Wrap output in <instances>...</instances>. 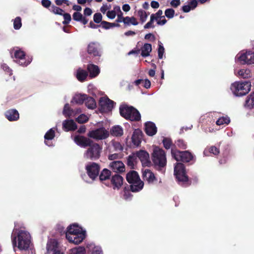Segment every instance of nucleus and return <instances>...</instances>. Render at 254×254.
<instances>
[{"label":"nucleus","mask_w":254,"mask_h":254,"mask_svg":"<svg viewBox=\"0 0 254 254\" xmlns=\"http://www.w3.org/2000/svg\"><path fill=\"white\" fill-rule=\"evenodd\" d=\"M11 241L13 247L17 246L20 250H26L31 244V237L28 232L14 229L11 235Z\"/></svg>","instance_id":"nucleus-1"},{"label":"nucleus","mask_w":254,"mask_h":254,"mask_svg":"<svg viewBox=\"0 0 254 254\" xmlns=\"http://www.w3.org/2000/svg\"><path fill=\"white\" fill-rule=\"evenodd\" d=\"M66 238L71 243L77 245L85 238V231L76 224H72L67 228Z\"/></svg>","instance_id":"nucleus-2"},{"label":"nucleus","mask_w":254,"mask_h":254,"mask_svg":"<svg viewBox=\"0 0 254 254\" xmlns=\"http://www.w3.org/2000/svg\"><path fill=\"white\" fill-rule=\"evenodd\" d=\"M127 181L130 186V190L132 192H138L141 190L144 186V183L140 180L138 173L135 171L129 172L126 176Z\"/></svg>","instance_id":"nucleus-3"},{"label":"nucleus","mask_w":254,"mask_h":254,"mask_svg":"<svg viewBox=\"0 0 254 254\" xmlns=\"http://www.w3.org/2000/svg\"><path fill=\"white\" fill-rule=\"evenodd\" d=\"M251 83L250 81H236L231 84V90L236 96L246 95L251 90Z\"/></svg>","instance_id":"nucleus-4"},{"label":"nucleus","mask_w":254,"mask_h":254,"mask_svg":"<svg viewBox=\"0 0 254 254\" xmlns=\"http://www.w3.org/2000/svg\"><path fill=\"white\" fill-rule=\"evenodd\" d=\"M152 161L155 166L159 170L165 167L167 162L164 151L158 147H155L152 153Z\"/></svg>","instance_id":"nucleus-5"},{"label":"nucleus","mask_w":254,"mask_h":254,"mask_svg":"<svg viewBox=\"0 0 254 254\" xmlns=\"http://www.w3.org/2000/svg\"><path fill=\"white\" fill-rule=\"evenodd\" d=\"M120 112L122 117L131 121H137L140 119L139 112L131 106L122 105L120 107Z\"/></svg>","instance_id":"nucleus-6"},{"label":"nucleus","mask_w":254,"mask_h":254,"mask_svg":"<svg viewBox=\"0 0 254 254\" xmlns=\"http://www.w3.org/2000/svg\"><path fill=\"white\" fill-rule=\"evenodd\" d=\"M83 154L84 158L87 159L95 160L100 157L102 147L97 143L92 142Z\"/></svg>","instance_id":"nucleus-7"},{"label":"nucleus","mask_w":254,"mask_h":254,"mask_svg":"<svg viewBox=\"0 0 254 254\" xmlns=\"http://www.w3.org/2000/svg\"><path fill=\"white\" fill-rule=\"evenodd\" d=\"M236 62L243 64H254V52L251 51H242L235 58Z\"/></svg>","instance_id":"nucleus-8"},{"label":"nucleus","mask_w":254,"mask_h":254,"mask_svg":"<svg viewBox=\"0 0 254 254\" xmlns=\"http://www.w3.org/2000/svg\"><path fill=\"white\" fill-rule=\"evenodd\" d=\"M87 135L97 140H103L108 137L109 132L105 127H101L90 131Z\"/></svg>","instance_id":"nucleus-9"},{"label":"nucleus","mask_w":254,"mask_h":254,"mask_svg":"<svg viewBox=\"0 0 254 254\" xmlns=\"http://www.w3.org/2000/svg\"><path fill=\"white\" fill-rule=\"evenodd\" d=\"M174 175L179 182L183 183L188 181V178L186 174L185 166L181 163H178L174 167Z\"/></svg>","instance_id":"nucleus-10"},{"label":"nucleus","mask_w":254,"mask_h":254,"mask_svg":"<svg viewBox=\"0 0 254 254\" xmlns=\"http://www.w3.org/2000/svg\"><path fill=\"white\" fill-rule=\"evenodd\" d=\"M171 153L173 157L177 161H181L184 162H189L192 160V155L188 151H180L172 149Z\"/></svg>","instance_id":"nucleus-11"},{"label":"nucleus","mask_w":254,"mask_h":254,"mask_svg":"<svg viewBox=\"0 0 254 254\" xmlns=\"http://www.w3.org/2000/svg\"><path fill=\"white\" fill-rule=\"evenodd\" d=\"M100 168V166L94 162H90L86 166V170L88 176L92 180L95 179L99 175Z\"/></svg>","instance_id":"nucleus-12"},{"label":"nucleus","mask_w":254,"mask_h":254,"mask_svg":"<svg viewBox=\"0 0 254 254\" xmlns=\"http://www.w3.org/2000/svg\"><path fill=\"white\" fill-rule=\"evenodd\" d=\"M99 104L102 112H108L111 111L114 106V101L109 99L107 97L101 98Z\"/></svg>","instance_id":"nucleus-13"},{"label":"nucleus","mask_w":254,"mask_h":254,"mask_svg":"<svg viewBox=\"0 0 254 254\" xmlns=\"http://www.w3.org/2000/svg\"><path fill=\"white\" fill-rule=\"evenodd\" d=\"M47 252L52 254H64L60 251L58 243L55 239H50L47 244Z\"/></svg>","instance_id":"nucleus-14"},{"label":"nucleus","mask_w":254,"mask_h":254,"mask_svg":"<svg viewBox=\"0 0 254 254\" xmlns=\"http://www.w3.org/2000/svg\"><path fill=\"white\" fill-rule=\"evenodd\" d=\"M101 46L99 43L91 42L87 47V52L89 54L93 55L94 56H101Z\"/></svg>","instance_id":"nucleus-15"},{"label":"nucleus","mask_w":254,"mask_h":254,"mask_svg":"<svg viewBox=\"0 0 254 254\" xmlns=\"http://www.w3.org/2000/svg\"><path fill=\"white\" fill-rule=\"evenodd\" d=\"M74 141L78 145L82 147H87L93 142V141L90 138L80 135L75 136Z\"/></svg>","instance_id":"nucleus-16"},{"label":"nucleus","mask_w":254,"mask_h":254,"mask_svg":"<svg viewBox=\"0 0 254 254\" xmlns=\"http://www.w3.org/2000/svg\"><path fill=\"white\" fill-rule=\"evenodd\" d=\"M234 73L238 77L242 78L251 77L252 75L251 69L247 67H243L239 69H235Z\"/></svg>","instance_id":"nucleus-17"},{"label":"nucleus","mask_w":254,"mask_h":254,"mask_svg":"<svg viewBox=\"0 0 254 254\" xmlns=\"http://www.w3.org/2000/svg\"><path fill=\"white\" fill-rule=\"evenodd\" d=\"M136 156L138 157L143 165L147 166L149 163V154L144 150H140L136 153Z\"/></svg>","instance_id":"nucleus-18"},{"label":"nucleus","mask_w":254,"mask_h":254,"mask_svg":"<svg viewBox=\"0 0 254 254\" xmlns=\"http://www.w3.org/2000/svg\"><path fill=\"white\" fill-rule=\"evenodd\" d=\"M142 177L144 180L147 181L149 184L153 183L155 181H156L154 174L149 169H145L143 171Z\"/></svg>","instance_id":"nucleus-19"},{"label":"nucleus","mask_w":254,"mask_h":254,"mask_svg":"<svg viewBox=\"0 0 254 254\" xmlns=\"http://www.w3.org/2000/svg\"><path fill=\"white\" fill-rule=\"evenodd\" d=\"M109 166L114 172H123L125 170L124 164L120 161H114L110 163Z\"/></svg>","instance_id":"nucleus-20"},{"label":"nucleus","mask_w":254,"mask_h":254,"mask_svg":"<svg viewBox=\"0 0 254 254\" xmlns=\"http://www.w3.org/2000/svg\"><path fill=\"white\" fill-rule=\"evenodd\" d=\"M145 130L147 135L153 136L157 132V127L153 123L149 122L145 123Z\"/></svg>","instance_id":"nucleus-21"},{"label":"nucleus","mask_w":254,"mask_h":254,"mask_svg":"<svg viewBox=\"0 0 254 254\" xmlns=\"http://www.w3.org/2000/svg\"><path fill=\"white\" fill-rule=\"evenodd\" d=\"M5 115L6 118L9 121H16L19 118L18 111L15 109H11L7 111L5 113Z\"/></svg>","instance_id":"nucleus-22"},{"label":"nucleus","mask_w":254,"mask_h":254,"mask_svg":"<svg viewBox=\"0 0 254 254\" xmlns=\"http://www.w3.org/2000/svg\"><path fill=\"white\" fill-rule=\"evenodd\" d=\"M87 70L89 73V77L91 78L96 77L100 72L99 67L96 64H88Z\"/></svg>","instance_id":"nucleus-23"},{"label":"nucleus","mask_w":254,"mask_h":254,"mask_svg":"<svg viewBox=\"0 0 254 254\" xmlns=\"http://www.w3.org/2000/svg\"><path fill=\"white\" fill-rule=\"evenodd\" d=\"M111 182L114 186V189H119L123 185V178L120 175L117 174L112 177Z\"/></svg>","instance_id":"nucleus-24"},{"label":"nucleus","mask_w":254,"mask_h":254,"mask_svg":"<svg viewBox=\"0 0 254 254\" xmlns=\"http://www.w3.org/2000/svg\"><path fill=\"white\" fill-rule=\"evenodd\" d=\"M141 132L139 130H135L131 137L132 143L136 146H139L141 143Z\"/></svg>","instance_id":"nucleus-25"},{"label":"nucleus","mask_w":254,"mask_h":254,"mask_svg":"<svg viewBox=\"0 0 254 254\" xmlns=\"http://www.w3.org/2000/svg\"><path fill=\"white\" fill-rule=\"evenodd\" d=\"M86 248L92 254H103L101 248L99 246H96L94 244H88Z\"/></svg>","instance_id":"nucleus-26"},{"label":"nucleus","mask_w":254,"mask_h":254,"mask_svg":"<svg viewBox=\"0 0 254 254\" xmlns=\"http://www.w3.org/2000/svg\"><path fill=\"white\" fill-rule=\"evenodd\" d=\"M140 50L141 51V55L142 57H148L152 51V46L150 44L145 43L142 46Z\"/></svg>","instance_id":"nucleus-27"},{"label":"nucleus","mask_w":254,"mask_h":254,"mask_svg":"<svg viewBox=\"0 0 254 254\" xmlns=\"http://www.w3.org/2000/svg\"><path fill=\"white\" fill-rule=\"evenodd\" d=\"M76 77L80 82L84 81L88 76V73L85 70L78 68L76 72Z\"/></svg>","instance_id":"nucleus-28"},{"label":"nucleus","mask_w":254,"mask_h":254,"mask_svg":"<svg viewBox=\"0 0 254 254\" xmlns=\"http://www.w3.org/2000/svg\"><path fill=\"white\" fill-rule=\"evenodd\" d=\"M63 125L66 131L75 130L77 128L76 125L73 120H65L63 122Z\"/></svg>","instance_id":"nucleus-29"},{"label":"nucleus","mask_w":254,"mask_h":254,"mask_svg":"<svg viewBox=\"0 0 254 254\" xmlns=\"http://www.w3.org/2000/svg\"><path fill=\"white\" fill-rule=\"evenodd\" d=\"M111 134L115 136H121L123 134V128L120 126H115L111 129Z\"/></svg>","instance_id":"nucleus-30"},{"label":"nucleus","mask_w":254,"mask_h":254,"mask_svg":"<svg viewBox=\"0 0 254 254\" xmlns=\"http://www.w3.org/2000/svg\"><path fill=\"white\" fill-rule=\"evenodd\" d=\"M86 95L85 94H76L73 98L71 102L77 104H82L85 102Z\"/></svg>","instance_id":"nucleus-31"},{"label":"nucleus","mask_w":254,"mask_h":254,"mask_svg":"<svg viewBox=\"0 0 254 254\" xmlns=\"http://www.w3.org/2000/svg\"><path fill=\"white\" fill-rule=\"evenodd\" d=\"M85 104L86 107L91 109H93L96 107V103L95 100L91 97H87L86 96L85 100Z\"/></svg>","instance_id":"nucleus-32"},{"label":"nucleus","mask_w":254,"mask_h":254,"mask_svg":"<svg viewBox=\"0 0 254 254\" xmlns=\"http://www.w3.org/2000/svg\"><path fill=\"white\" fill-rule=\"evenodd\" d=\"M55 137V131L53 128H51L49 131H48L44 136V138L45 139V144L50 146L51 144H49L48 143V141L49 140H52Z\"/></svg>","instance_id":"nucleus-33"},{"label":"nucleus","mask_w":254,"mask_h":254,"mask_svg":"<svg viewBox=\"0 0 254 254\" xmlns=\"http://www.w3.org/2000/svg\"><path fill=\"white\" fill-rule=\"evenodd\" d=\"M11 54H14L15 58L18 59H22L25 56L24 52L18 48L13 49Z\"/></svg>","instance_id":"nucleus-34"},{"label":"nucleus","mask_w":254,"mask_h":254,"mask_svg":"<svg viewBox=\"0 0 254 254\" xmlns=\"http://www.w3.org/2000/svg\"><path fill=\"white\" fill-rule=\"evenodd\" d=\"M245 106L253 108L254 107V92L252 93L247 98L245 102Z\"/></svg>","instance_id":"nucleus-35"},{"label":"nucleus","mask_w":254,"mask_h":254,"mask_svg":"<svg viewBox=\"0 0 254 254\" xmlns=\"http://www.w3.org/2000/svg\"><path fill=\"white\" fill-rule=\"evenodd\" d=\"M124 24L126 25H137L138 24V22L137 19L133 16L129 17L126 16L125 17V19L124 21Z\"/></svg>","instance_id":"nucleus-36"},{"label":"nucleus","mask_w":254,"mask_h":254,"mask_svg":"<svg viewBox=\"0 0 254 254\" xmlns=\"http://www.w3.org/2000/svg\"><path fill=\"white\" fill-rule=\"evenodd\" d=\"M110 176L111 172L107 169H104L99 176V178L101 181H106L109 179Z\"/></svg>","instance_id":"nucleus-37"},{"label":"nucleus","mask_w":254,"mask_h":254,"mask_svg":"<svg viewBox=\"0 0 254 254\" xmlns=\"http://www.w3.org/2000/svg\"><path fill=\"white\" fill-rule=\"evenodd\" d=\"M230 122V119L228 116L222 117L219 118L216 122L217 126L223 125H228Z\"/></svg>","instance_id":"nucleus-38"},{"label":"nucleus","mask_w":254,"mask_h":254,"mask_svg":"<svg viewBox=\"0 0 254 254\" xmlns=\"http://www.w3.org/2000/svg\"><path fill=\"white\" fill-rule=\"evenodd\" d=\"M208 152L216 155L219 154V150L215 146H211L210 147L209 150L205 149L204 151V154L205 155H208Z\"/></svg>","instance_id":"nucleus-39"},{"label":"nucleus","mask_w":254,"mask_h":254,"mask_svg":"<svg viewBox=\"0 0 254 254\" xmlns=\"http://www.w3.org/2000/svg\"><path fill=\"white\" fill-rule=\"evenodd\" d=\"M85 248L82 247H78L72 249L70 254H85Z\"/></svg>","instance_id":"nucleus-40"},{"label":"nucleus","mask_w":254,"mask_h":254,"mask_svg":"<svg viewBox=\"0 0 254 254\" xmlns=\"http://www.w3.org/2000/svg\"><path fill=\"white\" fill-rule=\"evenodd\" d=\"M137 15L139 17L140 20L142 23L144 22L147 19V14L146 12L142 9H140L138 11Z\"/></svg>","instance_id":"nucleus-41"},{"label":"nucleus","mask_w":254,"mask_h":254,"mask_svg":"<svg viewBox=\"0 0 254 254\" xmlns=\"http://www.w3.org/2000/svg\"><path fill=\"white\" fill-rule=\"evenodd\" d=\"M158 58L160 59H162L163 58V55L164 53V48L163 46L162 43L160 41H158Z\"/></svg>","instance_id":"nucleus-42"},{"label":"nucleus","mask_w":254,"mask_h":254,"mask_svg":"<svg viewBox=\"0 0 254 254\" xmlns=\"http://www.w3.org/2000/svg\"><path fill=\"white\" fill-rule=\"evenodd\" d=\"M102 27L105 29H109L112 27L119 26V24L115 23H110L105 21H102Z\"/></svg>","instance_id":"nucleus-43"},{"label":"nucleus","mask_w":254,"mask_h":254,"mask_svg":"<svg viewBox=\"0 0 254 254\" xmlns=\"http://www.w3.org/2000/svg\"><path fill=\"white\" fill-rule=\"evenodd\" d=\"M50 10L55 14H59V15H62L64 13V10L62 9H61L55 5L52 6L51 7Z\"/></svg>","instance_id":"nucleus-44"},{"label":"nucleus","mask_w":254,"mask_h":254,"mask_svg":"<svg viewBox=\"0 0 254 254\" xmlns=\"http://www.w3.org/2000/svg\"><path fill=\"white\" fill-rule=\"evenodd\" d=\"M21 20L20 17H17L14 20L13 26L15 29H19L21 27Z\"/></svg>","instance_id":"nucleus-45"},{"label":"nucleus","mask_w":254,"mask_h":254,"mask_svg":"<svg viewBox=\"0 0 254 254\" xmlns=\"http://www.w3.org/2000/svg\"><path fill=\"white\" fill-rule=\"evenodd\" d=\"M88 117L84 114L80 115L79 116H78L76 119V121L78 123H80V124L84 123L86 122L87 121H88Z\"/></svg>","instance_id":"nucleus-46"},{"label":"nucleus","mask_w":254,"mask_h":254,"mask_svg":"<svg viewBox=\"0 0 254 254\" xmlns=\"http://www.w3.org/2000/svg\"><path fill=\"white\" fill-rule=\"evenodd\" d=\"M154 15H151L150 19L149 22H148L144 26V28L145 29H148L150 28H154V25H153V22L155 20V18H154Z\"/></svg>","instance_id":"nucleus-47"},{"label":"nucleus","mask_w":254,"mask_h":254,"mask_svg":"<svg viewBox=\"0 0 254 254\" xmlns=\"http://www.w3.org/2000/svg\"><path fill=\"white\" fill-rule=\"evenodd\" d=\"M165 16L168 18H172L175 14V10L172 8H168L165 11Z\"/></svg>","instance_id":"nucleus-48"},{"label":"nucleus","mask_w":254,"mask_h":254,"mask_svg":"<svg viewBox=\"0 0 254 254\" xmlns=\"http://www.w3.org/2000/svg\"><path fill=\"white\" fill-rule=\"evenodd\" d=\"M63 114L65 116H71L72 113H71V111L70 110L69 106V105L68 104H66L64 105V110H63Z\"/></svg>","instance_id":"nucleus-49"},{"label":"nucleus","mask_w":254,"mask_h":254,"mask_svg":"<svg viewBox=\"0 0 254 254\" xmlns=\"http://www.w3.org/2000/svg\"><path fill=\"white\" fill-rule=\"evenodd\" d=\"M94 21L96 23H102V16L100 13H96L93 16Z\"/></svg>","instance_id":"nucleus-50"},{"label":"nucleus","mask_w":254,"mask_h":254,"mask_svg":"<svg viewBox=\"0 0 254 254\" xmlns=\"http://www.w3.org/2000/svg\"><path fill=\"white\" fill-rule=\"evenodd\" d=\"M163 143L164 147L168 149L171 147L172 143L170 139L165 138L163 140Z\"/></svg>","instance_id":"nucleus-51"},{"label":"nucleus","mask_w":254,"mask_h":254,"mask_svg":"<svg viewBox=\"0 0 254 254\" xmlns=\"http://www.w3.org/2000/svg\"><path fill=\"white\" fill-rule=\"evenodd\" d=\"M63 16L64 18V21L63 22V23L64 24H67L69 23V22L71 21V16L69 13H63Z\"/></svg>","instance_id":"nucleus-52"},{"label":"nucleus","mask_w":254,"mask_h":254,"mask_svg":"<svg viewBox=\"0 0 254 254\" xmlns=\"http://www.w3.org/2000/svg\"><path fill=\"white\" fill-rule=\"evenodd\" d=\"M73 19L75 21H80L83 17L82 14L79 12H75L73 14Z\"/></svg>","instance_id":"nucleus-53"},{"label":"nucleus","mask_w":254,"mask_h":254,"mask_svg":"<svg viewBox=\"0 0 254 254\" xmlns=\"http://www.w3.org/2000/svg\"><path fill=\"white\" fill-rule=\"evenodd\" d=\"M117 15V19L116 20V21L117 22H123L124 23L125 17H123V13L122 12H121L120 13H119L118 14H116Z\"/></svg>","instance_id":"nucleus-54"},{"label":"nucleus","mask_w":254,"mask_h":254,"mask_svg":"<svg viewBox=\"0 0 254 254\" xmlns=\"http://www.w3.org/2000/svg\"><path fill=\"white\" fill-rule=\"evenodd\" d=\"M163 14V11L161 10H159L156 13L152 14L151 15H154V18H155V20H158V19L161 18L163 17L162 15Z\"/></svg>","instance_id":"nucleus-55"},{"label":"nucleus","mask_w":254,"mask_h":254,"mask_svg":"<svg viewBox=\"0 0 254 254\" xmlns=\"http://www.w3.org/2000/svg\"><path fill=\"white\" fill-rule=\"evenodd\" d=\"M134 158L133 156H129L127 160V164L128 166L133 167L134 166Z\"/></svg>","instance_id":"nucleus-56"},{"label":"nucleus","mask_w":254,"mask_h":254,"mask_svg":"<svg viewBox=\"0 0 254 254\" xmlns=\"http://www.w3.org/2000/svg\"><path fill=\"white\" fill-rule=\"evenodd\" d=\"M107 16L111 19H113L115 18L116 14L113 10H109L106 13Z\"/></svg>","instance_id":"nucleus-57"},{"label":"nucleus","mask_w":254,"mask_h":254,"mask_svg":"<svg viewBox=\"0 0 254 254\" xmlns=\"http://www.w3.org/2000/svg\"><path fill=\"white\" fill-rule=\"evenodd\" d=\"M55 2L58 5H61L63 3H65L67 5H69L70 4L68 0H56Z\"/></svg>","instance_id":"nucleus-58"},{"label":"nucleus","mask_w":254,"mask_h":254,"mask_svg":"<svg viewBox=\"0 0 254 254\" xmlns=\"http://www.w3.org/2000/svg\"><path fill=\"white\" fill-rule=\"evenodd\" d=\"M111 8V5H108L107 4H104L102 6V7L100 8V11L103 13H105L106 11Z\"/></svg>","instance_id":"nucleus-59"},{"label":"nucleus","mask_w":254,"mask_h":254,"mask_svg":"<svg viewBox=\"0 0 254 254\" xmlns=\"http://www.w3.org/2000/svg\"><path fill=\"white\" fill-rule=\"evenodd\" d=\"M177 145L182 149H186L187 148V145L182 140H178L177 142Z\"/></svg>","instance_id":"nucleus-60"},{"label":"nucleus","mask_w":254,"mask_h":254,"mask_svg":"<svg viewBox=\"0 0 254 254\" xmlns=\"http://www.w3.org/2000/svg\"><path fill=\"white\" fill-rule=\"evenodd\" d=\"M180 3V0H172L170 2L171 5L175 8L177 7Z\"/></svg>","instance_id":"nucleus-61"},{"label":"nucleus","mask_w":254,"mask_h":254,"mask_svg":"<svg viewBox=\"0 0 254 254\" xmlns=\"http://www.w3.org/2000/svg\"><path fill=\"white\" fill-rule=\"evenodd\" d=\"M2 68L6 72H7L9 75L12 74V70L11 69L8 67L7 64H2Z\"/></svg>","instance_id":"nucleus-62"},{"label":"nucleus","mask_w":254,"mask_h":254,"mask_svg":"<svg viewBox=\"0 0 254 254\" xmlns=\"http://www.w3.org/2000/svg\"><path fill=\"white\" fill-rule=\"evenodd\" d=\"M120 155L117 153L110 154L108 156V159L110 160H114L119 158Z\"/></svg>","instance_id":"nucleus-63"},{"label":"nucleus","mask_w":254,"mask_h":254,"mask_svg":"<svg viewBox=\"0 0 254 254\" xmlns=\"http://www.w3.org/2000/svg\"><path fill=\"white\" fill-rule=\"evenodd\" d=\"M144 38L146 40H150L151 41H154L155 40V37L154 35H153L151 33H148L145 35Z\"/></svg>","instance_id":"nucleus-64"}]
</instances>
